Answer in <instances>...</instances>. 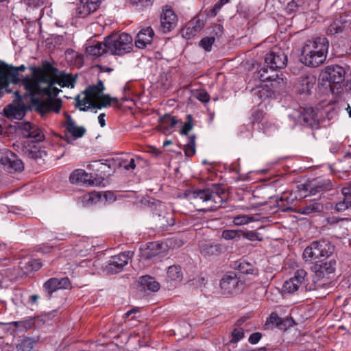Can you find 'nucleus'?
<instances>
[{
  "label": "nucleus",
  "instance_id": "obj_1",
  "mask_svg": "<svg viewBox=\"0 0 351 351\" xmlns=\"http://www.w3.org/2000/svg\"><path fill=\"white\" fill-rule=\"evenodd\" d=\"M21 83L23 84L25 93L24 97H30V106H26L23 102V97L19 91H15L16 99L19 101L20 108L9 105L3 110L4 115L8 118L13 117L20 119L23 117L26 110H34L39 113L42 117L51 111L58 113L62 107V101L60 99H49L44 101L40 98L35 97L36 95L43 94V88L38 84L34 76H25L22 78Z\"/></svg>",
  "mask_w": 351,
  "mask_h": 351
},
{
  "label": "nucleus",
  "instance_id": "obj_2",
  "mask_svg": "<svg viewBox=\"0 0 351 351\" xmlns=\"http://www.w3.org/2000/svg\"><path fill=\"white\" fill-rule=\"evenodd\" d=\"M267 70L265 69H261L258 72L260 80L263 82H270V86L265 85L254 89V94L263 99L272 97L276 93H280L286 84V79L282 77V74L279 76L277 73L274 75H267Z\"/></svg>",
  "mask_w": 351,
  "mask_h": 351
},
{
  "label": "nucleus",
  "instance_id": "obj_3",
  "mask_svg": "<svg viewBox=\"0 0 351 351\" xmlns=\"http://www.w3.org/2000/svg\"><path fill=\"white\" fill-rule=\"evenodd\" d=\"M224 193L223 189L219 184H214L211 188L186 191L184 192V197L196 205L201 202H221V195Z\"/></svg>",
  "mask_w": 351,
  "mask_h": 351
},
{
  "label": "nucleus",
  "instance_id": "obj_4",
  "mask_svg": "<svg viewBox=\"0 0 351 351\" xmlns=\"http://www.w3.org/2000/svg\"><path fill=\"white\" fill-rule=\"evenodd\" d=\"M105 42L108 52L115 56L129 53L133 47L132 38L126 33L111 34L105 38Z\"/></svg>",
  "mask_w": 351,
  "mask_h": 351
},
{
  "label": "nucleus",
  "instance_id": "obj_5",
  "mask_svg": "<svg viewBox=\"0 0 351 351\" xmlns=\"http://www.w3.org/2000/svg\"><path fill=\"white\" fill-rule=\"evenodd\" d=\"M335 246L327 239H320L313 241L307 246L303 252V258L306 261L325 257L328 258L332 255Z\"/></svg>",
  "mask_w": 351,
  "mask_h": 351
},
{
  "label": "nucleus",
  "instance_id": "obj_6",
  "mask_svg": "<svg viewBox=\"0 0 351 351\" xmlns=\"http://www.w3.org/2000/svg\"><path fill=\"white\" fill-rule=\"evenodd\" d=\"M290 117L298 123L317 130L319 128V120L317 113L312 107H300L295 109Z\"/></svg>",
  "mask_w": 351,
  "mask_h": 351
},
{
  "label": "nucleus",
  "instance_id": "obj_7",
  "mask_svg": "<svg viewBox=\"0 0 351 351\" xmlns=\"http://www.w3.org/2000/svg\"><path fill=\"white\" fill-rule=\"evenodd\" d=\"M345 69L337 64L327 66L320 74V79L324 82H328L332 92L335 88H341V84L345 79Z\"/></svg>",
  "mask_w": 351,
  "mask_h": 351
},
{
  "label": "nucleus",
  "instance_id": "obj_8",
  "mask_svg": "<svg viewBox=\"0 0 351 351\" xmlns=\"http://www.w3.org/2000/svg\"><path fill=\"white\" fill-rule=\"evenodd\" d=\"M287 63V56L280 48H273L265 57V66L261 69L270 70L274 73L275 69L284 68Z\"/></svg>",
  "mask_w": 351,
  "mask_h": 351
},
{
  "label": "nucleus",
  "instance_id": "obj_9",
  "mask_svg": "<svg viewBox=\"0 0 351 351\" xmlns=\"http://www.w3.org/2000/svg\"><path fill=\"white\" fill-rule=\"evenodd\" d=\"M335 266L336 261L332 258H330L329 261L327 258H324L317 261L311 267L312 271L315 273V278L313 280L315 284L322 279L329 280L330 275L335 271Z\"/></svg>",
  "mask_w": 351,
  "mask_h": 351
},
{
  "label": "nucleus",
  "instance_id": "obj_10",
  "mask_svg": "<svg viewBox=\"0 0 351 351\" xmlns=\"http://www.w3.org/2000/svg\"><path fill=\"white\" fill-rule=\"evenodd\" d=\"M1 69L3 71V80H0V83L5 84L10 80L14 84L21 83L22 78L19 77V72H24L26 70L25 65L22 64L19 66H14L5 62L0 64Z\"/></svg>",
  "mask_w": 351,
  "mask_h": 351
},
{
  "label": "nucleus",
  "instance_id": "obj_11",
  "mask_svg": "<svg viewBox=\"0 0 351 351\" xmlns=\"http://www.w3.org/2000/svg\"><path fill=\"white\" fill-rule=\"evenodd\" d=\"M193 120L192 115L188 114L186 116V121L184 123L180 131V134L188 136V141L184 149L185 155L188 157L193 156L195 153L196 136L195 134L189 136V132L193 128Z\"/></svg>",
  "mask_w": 351,
  "mask_h": 351
},
{
  "label": "nucleus",
  "instance_id": "obj_12",
  "mask_svg": "<svg viewBox=\"0 0 351 351\" xmlns=\"http://www.w3.org/2000/svg\"><path fill=\"white\" fill-rule=\"evenodd\" d=\"M129 252H123L110 258L104 271L108 274H114L121 272L123 267L128 263L130 259Z\"/></svg>",
  "mask_w": 351,
  "mask_h": 351
},
{
  "label": "nucleus",
  "instance_id": "obj_13",
  "mask_svg": "<svg viewBox=\"0 0 351 351\" xmlns=\"http://www.w3.org/2000/svg\"><path fill=\"white\" fill-rule=\"evenodd\" d=\"M71 288V284L67 277L61 278H51L43 285V289L47 293L48 299H50L53 293L58 289H67Z\"/></svg>",
  "mask_w": 351,
  "mask_h": 351
},
{
  "label": "nucleus",
  "instance_id": "obj_14",
  "mask_svg": "<svg viewBox=\"0 0 351 351\" xmlns=\"http://www.w3.org/2000/svg\"><path fill=\"white\" fill-rule=\"evenodd\" d=\"M328 41L325 37H317L313 40L306 41L302 49H306L307 54L313 51H318L321 57L326 58L328 49Z\"/></svg>",
  "mask_w": 351,
  "mask_h": 351
},
{
  "label": "nucleus",
  "instance_id": "obj_15",
  "mask_svg": "<svg viewBox=\"0 0 351 351\" xmlns=\"http://www.w3.org/2000/svg\"><path fill=\"white\" fill-rule=\"evenodd\" d=\"M154 215L160 228H165L174 224V219L166 210L165 206L160 201L155 204Z\"/></svg>",
  "mask_w": 351,
  "mask_h": 351
},
{
  "label": "nucleus",
  "instance_id": "obj_16",
  "mask_svg": "<svg viewBox=\"0 0 351 351\" xmlns=\"http://www.w3.org/2000/svg\"><path fill=\"white\" fill-rule=\"evenodd\" d=\"M306 276L307 273L304 269H298L295 272L293 277L284 282L282 286L283 291L288 293H293L295 292L299 289L302 283L305 281Z\"/></svg>",
  "mask_w": 351,
  "mask_h": 351
},
{
  "label": "nucleus",
  "instance_id": "obj_17",
  "mask_svg": "<svg viewBox=\"0 0 351 351\" xmlns=\"http://www.w3.org/2000/svg\"><path fill=\"white\" fill-rule=\"evenodd\" d=\"M19 128L25 138H34L36 142H41L45 139L41 130L34 124L29 122H22Z\"/></svg>",
  "mask_w": 351,
  "mask_h": 351
},
{
  "label": "nucleus",
  "instance_id": "obj_18",
  "mask_svg": "<svg viewBox=\"0 0 351 351\" xmlns=\"http://www.w3.org/2000/svg\"><path fill=\"white\" fill-rule=\"evenodd\" d=\"M101 0H80L76 9V16L85 18L95 12L101 5Z\"/></svg>",
  "mask_w": 351,
  "mask_h": 351
},
{
  "label": "nucleus",
  "instance_id": "obj_19",
  "mask_svg": "<svg viewBox=\"0 0 351 351\" xmlns=\"http://www.w3.org/2000/svg\"><path fill=\"white\" fill-rule=\"evenodd\" d=\"M331 187L332 183L329 179H315L305 184L304 190L308 191L310 195H315L317 193L330 190Z\"/></svg>",
  "mask_w": 351,
  "mask_h": 351
},
{
  "label": "nucleus",
  "instance_id": "obj_20",
  "mask_svg": "<svg viewBox=\"0 0 351 351\" xmlns=\"http://www.w3.org/2000/svg\"><path fill=\"white\" fill-rule=\"evenodd\" d=\"M240 283L234 272H229L224 275L220 280V287L224 291L226 294H232L236 291L237 287Z\"/></svg>",
  "mask_w": 351,
  "mask_h": 351
},
{
  "label": "nucleus",
  "instance_id": "obj_21",
  "mask_svg": "<svg viewBox=\"0 0 351 351\" xmlns=\"http://www.w3.org/2000/svg\"><path fill=\"white\" fill-rule=\"evenodd\" d=\"M224 250L223 245L210 242L203 243L199 247L201 255L207 259L219 256L224 252Z\"/></svg>",
  "mask_w": 351,
  "mask_h": 351
},
{
  "label": "nucleus",
  "instance_id": "obj_22",
  "mask_svg": "<svg viewBox=\"0 0 351 351\" xmlns=\"http://www.w3.org/2000/svg\"><path fill=\"white\" fill-rule=\"evenodd\" d=\"M161 27L165 33L169 32L177 23V16L173 10L167 6L162 10L160 17Z\"/></svg>",
  "mask_w": 351,
  "mask_h": 351
},
{
  "label": "nucleus",
  "instance_id": "obj_23",
  "mask_svg": "<svg viewBox=\"0 0 351 351\" xmlns=\"http://www.w3.org/2000/svg\"><path fill=\"white\" fill-rule=\"evenodd\" d=\"M326 58L321 57L318 51H311L307 54L306 49H302L300 61L310 67H317L323 64Z\"/></svg>",
  "mask_w": 351,
  "mask_h": 351
},
{
  "label": "nucleus",
  "instance_id": "obj_24",
  "mask_svg": "<svg viewBox=\"0 0 351 351\" xmlns=\"http://www.w3.org/2000/svg\"><path fill=\"white\" fill-rule=\"evenodd\" d=\"M154 32L150 27L142 29L137 34L135 40L136 47L144 49L147 45L152 43Z\"/></svg>",
  "mask_w": 351,
  "mask_h": 351
},
{
  "label": "nucleus",
  "instance_id": "obj_25",
  "mask_svg": "<svg viewBox=\"0 0 351 351\" xmlns=\"http://www.w3.org/2000/svg\"><path fill=\"white\" fill-rule=\"evenodd\" d=\"M22 153L25 157L38 160L47 156V152L36 145H24L22 147Z\"/></svg>",
  "mask_w": 351,
  "mask_h": 351
},
{
  "label": "nucleus",
  "instance_id": "obj_26",
  "mask_svg": "<svg viewBox=\"0 0 351 351\" xmlns=\"http://www.w3.org/2000/svg\"><path fill=\"white\" fill-rule=\"evenodd\" d=\"M315 82V76L312 74H305L298 78L297 88L301 94L308 93Z\"/></svg>",
  "mask_w": 351,
  "mask_h": 351
},
{
  "label": "nucleus",
  "instance_id": "obj_27",
  "mask_svg": "<svg viewBox=\"0 0 351 351\" xmlns=\"http://www.w3.org/2000/svg\"><path fill=\"white\" fill-rule=\"evenodd\" d=\"M350 24V19H348L346 15H341L339 18H337L334 21L329 25L327 29L328 34L335 35L343 32V30Z\"/></svg>",
  "mask_w": 351,
  "mask_h": 351
},
{
  "label": "nucleus",
  "instance_id": "obj_28",
  "mask_svg": "<svg viewBox=\"0 0 351 351\" xmlns=\"http://www.w3.org/2000/svg\"><path fill=\"white\" fill-rule=\"evenodd\" d=\"M29 69L40 85L43 83L47 84V85L50 84V86L54 85L55 75H52V74L45 72L44 69H39L36 66H31Z\"/></svg>",
  "mask_w": 351,
  "mask_h": 351
},
{
  "label": "nucleus",
  "instance_id": "obj_29",
  "mask_svg": "<svg viewBox=\"0 0 351 351\" xmlns=\"http://www.w3.org/2000/svg\"><path fill=\"white\" fill-rule=\"evenodd\" d=\"M92 176L87 173L83 169L74 170L69 176V180L71 183H83L88 185L93 184L94 182L92 180Z\"/></svg>",
  "mask_w": 351,
  "mask_h": 351
},
{
  "label": "nucleus",
  "instance_id": "obj_30",
  "mask_svg": "<svg viewBox=\"0 0 351 351\" xmlns=\"http://www.w3.org/2000/svg\"><path fill=\"white\" fill-rule=\"evenodd\" d=\"M138 283L142 290L157 291L160 289V284L155 280L154 278L150 276H143L139 278Z\"/></svg>",
  "mask_w": 351,
  "mask_h": 351
},
{
  "label": "nucleus",
  "instance_id": "obj_31",
  "mask_svg": "<svg viewBox=\"0 0 351 351\" xmlns=\"http://www.w3.org/2000/svg\"><path fill=\"white\" fill-rule=\"evenodd\" d=\"M76 82V77H73L72 74L66 73L64 72L58 73V76L55 77V84H58L61 87H71L74 86Z\"/></svg>",
  "mask_w": 351,
  "mask_h": 351
},
{
  "label": "nucleus",
  "instance_id": "obj_32",
  "mask_svg": "<svg viewBox=\"0 0 351 351\" xmlns=\"http://www.w3.org/2000/svg\"><path fill=\"white\" fill-rule=\"evenodd\" d=\"M42 265L39 259H31L27 262H20L19 263V267L25 276L39 270Z\"/></svg>",
  "mask_w": 351,
  "mask_h": 351
},
{
  "label": "nucleus",
  "instance_id": "obj_33",
  "mask_svg": "<svg viewBox=\"0 0 351 351\" xmlns=\"http://www.w3.org/2000/svg\"><path fill=\"white\" fill-rule=\"evenodd\" d=\"M178 122V121L175 117H171L170 114H166L160 119L159 130L164 133L168 132L171 130Z\"/></svg>",
  "mask_w": 351,
  "mask_h": 351
},
{
  "label": "nucleus",
  "instance_id": "obj_34",
  "mask_svg": "<svg viewBox=\"0 0 351 351\" xmlns=\"http://www.w3.org/2000/svg\"><path fill=\"white\" fill-rule=\"evenodd\" d=\"M162 243H158L156 242L149 243L143 254V256L145 259H150L160 254L162 251Z\"/></svg>",
  "mask_w": 351,
  "mask_h": 351
},
{
  "label": "nucleus",
  "instance_id": "obj_35",
  "mask_svg": "<svg viewBox=\"0 0 351 351\" xmlns=\"http://www.w3.org/2000/svg\"><path fill=\"white\" fill-rule=\"evenodd\" d=\"M88 55L93 57H99L104 53H108L107 47H106V42H98L95 45H89L86 49Z\"/></svg>",
  "mask_w": 351,
  "mask_h": 351
},
{
  "label": "nucleus",
  "instance_id": "obj_36",
  "mask_svg": "<svg viewBox=\"0 0 351 351\" xmlns=\"http://www.w3.org/2000/svg\"><path fill=\"white\" fill-rule=\"evenodd\" d=\"M93 99V97L86 95L81 99L80 96L77 95L75 98L76 101L75 107L80 108L82 111H87L90 108L93 109V105L97 104V103L94 102Z\"/></svg>",
  "mask_w": 351,
  "mask_h": 351
},
{
  "label": "nucleus",
  "instance_id": "obj_37",
  "mask_svg": "<svg viewBox=\"0 0 351 351\" xmlns=\"http://www.w3.org/2000/svg\"><path fill=\"white\" fill-rule=\"evenodd\" d=\"M168 280L171 282H180L183 278V274L180 265H173L169 266L167 272Z\"/></svg>",
  "mask_w": 351,
  "mask_h": 351
},
{
  "label": "nucleus",
  "instance_id": "obj_38",
  "mask_svg": "<svg viewBox=\"0 0 351 351\" xmlns=\"http://www.w3.org/2000/svg\"><path fill=\"white\" fill-rule=\"evenodd\" d=\"M12 157L9 156L6 165H4L8 169H12L14 171H22L24 169V165L22 160L19 158L16 154L12 152Z\"/></svg>",
  "mask_w": 351,
  "mask_h": 351
},
{
  "label": "nucleus",
  "instance_id": "obj_39",
  "mask_svg": "<svg viewBox=\"0 0 351 351\" xmlns=\"http://www.w3.org/2000/svg\"><path fill=\"white\" fill-rule=\"evenodd\" d=\"M104 90L103 82L99 80L96 85L88 86L83 92L84 95L90 96L93 98L97 97Z\"/></svg>",
  "mask_w": 351,
  "mask_h": 351
},
{
  "label": "nucleus",
  "instance_id": "obj_40",
  "mask_svg": "<svg viewBox=\"0 0 351 351\" xmlns=\"http://www.w3.org/2000/svg\"><path fill=\"white\" fill-rule=\"evenodd\" d=\"M324 206L322 204L316 202L302 206L300 208V213L303 215H309L313 213H319L323 210Z\"/></svg>",
  "mask_w": 351,
  "mask_h": 351
},
{
  "label": "nucleus",
  "instance_id": "obj_41",
  "mask_svg": "<svg viewBox=\"0 0 351 351\" xmlns=\"http://www.w3.org/2000/svg\"><path fill=\"white\" fill-rule=\"evenodd\" d=\"M282 318L280 317L277 313L272 312L269 317L267 319L264 325L265 329L272 328L274 326L280 328Z\"/></svg>",
  "mask_w": 351,
  "mask_h": 351
},
{
  "label": "nucleus",
  "instance_id": "obj_42",
  "mask_svg": "<svg viewBox=\"0 0 351 351\" xmlns=\"http://www.w3.org/2000/svg\"><path fill=\"white\" fill-rule=\"evenodd\" d=\"M343 198L335 205V209L337 212H343L351 207V196L342 195Z\"/></svg>",
  "mask_w": 351,
  "mask_h": 351
},
{
  "label": "nucleus",
  "instance_id": "obj_43",
  "mask_svg": "<svg viewBox=\"0 0 351 351\" xmlns=\"http://www.w3.org/2000/svg\"><path fill=\"white\" fill-rule=\"evenodd\" d=\"M66 131L71 134L74 139L82 137L86 133V129L82 126H77L73 125L70 128H67Z\"/></svg>",
  "mask_w": 351,
  "mask_h": 351
},
{
  "label": "nucleus",
  "instance_id": "obj_44",
  "mask_svg": "<svg viewBox=\"0 0 351 351\" xmlns=\"http://www.w3.org/2000/svg\"><path fill=\"white\" fill-rule=\"evenodd\" d=\"M304 4L303 0H291L288 3L286 7V12L289 14L295 13L299 11L300 7Z\"/></svg>",
  "mask_w": 351,
  "mask_h": 351
},
{
  "label": "nucleus",
  "instance_id": "obj_45",
  "mask_svg": "<svg viewBox=\"0 0 351 351\" xmlns=\"http://www.w3.org/2000/svg\"><path fill=\"white\" fill-rule=\"evenodd\" d=\"M238 269L243 274L257 275L258 274V270L248 263H241L238 265Z\"/></svg>",
  "mask_w": 351,
  "mask_h": 351
},
{
  "label": "nucleus",
  "instance_id": "obj_46",
  "mask_svg": "<svg viewBox=\"0 0 351 351\" xmlns=\"http://www.w3.org/2000/svg\"><path fill=\"white\" fill-rule=\"evenodd\" d=\"M241 236V230H225L221 234V237L226 240H238Z\"/></svg>",
  "mask_w": 351,
  "mask_h": 351
},
{
  "label": "nucleus",
  "instance_id": "obj_47",
  "mask_svg": "<svg viewBox=\"0 0 351 351\" xmlns=\"http://www.w3.org/2000/svg\"><path fill=\"white\" fill-rule=\"evenodd\" d=\"M194 23L189 21L187 25L181 31L182 36L186 39H190L195 36L198 32H194L195 27L193 26Z\"/></svg>",
  "mask_w": 351,
  "mask_h": 351
},
{
  "label": "nucleus",
  "instance_id": "obj_48",
  "mask_svg": "<svg viewBox=\"0 0 351 351\" xmlns=\"http://www.w3.org/2000/svg\"><path fill=\"white\" fill-rule=\"evenodd\" d=\"M215 40V36L205 37L202 38L199 42V46L207 51H210L212 48V45Z\"/></svg>",
  "mask_w": 351,
  "mask_h": 351
},
{
  "label": "nucleus",
  "instance_id": "obj_49",
  "mask_svg": "<svg viewBox=\"0 0 351 351\" xmlns=\"http://www.w3.org/2000/svg\"><path fill=\"white\" fill-rule=\"evenodd\" d=\"M35 341L32 338H25L19 344L22 351H32L34 347Z\"/></svg>",
  "mask_w": 351,
  "mask_h": 351
},
{
  "label": "nucleus",
  "instance_id": "obj_50",
  "mask_svg": "<svg viewBox=\"0 0 351 351\" xmlns=\"http://www.w3.org/2000/svg\"><path fill=\"white\" fill-rule=\"evenodd\" d=\"M112 98L109 96V95L102 94L100 97V103H97V104L93 105V109H101L103 107H106L107 106L110 105Z\"/></svg>",
  "mask_w": 351,
  "mask_h": 351
},
{
  "label": "nucleus",
  "instance_id": "obj_51",
  "mask_svg": "<svg viewBox=\"0 0 351 351\" xmlns=\"http://www.w3.org/2000/svg\"><path fill=\"white\" fill-rule=\"evenodd\" d=\"M264 112L263 110L261 109H255L253 110L252 115H251V123L252 124H254L256 123H261L262 119L264 117Z\"/></svg>",
  "mask_w": 351,
  "mask_h": 351
},
{
  "label": "nucleus",
  "instance_id": "obj_52",
  "mask_svg": "<svg viewBox=\"0 0 351 351\" xmlns=\"http://www.w3.org/2000/svg\"><path fill=\"white\" fill-rule=\"evenodd\" d=\"M241 235L250 241H258L263 240L260 234L254 231H241Z\"/></svg>",
  "mask_w": 351,
  "mask_h": 351
},
{
  "label": "nucleus",
  "instance_id": "obj_53",
  "mask_svg": "<svg viewBox=\"0 0 351 351\" xmlns=\"http://www.w3.org/2000/svg\"><path fill=\"white\" fill-rule=\"evenodd\" d=\"M62 90L57 87H55L54 85L50 86V84L47 85V87L43 88V95H48L49 97H56L60 92Z\"/></svg>",
  "mask_w": 351,
  "mask_h": 351
},
{
  "label": "nucleus",
  "instance_id": "obj_54",
  "mask_svg": "<svg viewBox=\"0 0 351 351\" xmlns=\"http://www.w3.org/2000/svg\"><path fill=\"white\" fill-rule=\"evenodd\" d=\"M230 343H236L244 337V332L242 329L234 328L232 331Z\"/></svg>",
  "mask_w": 351,
  "mask_h": 351
},
{
  "label": "nucleus",
  "instance_id": "obj_55",
  "mask_svg": "<svg viewBox=\"0 0 351 351\" xmlns=\"http://www.w3.org/2000/svg\"><path fill=\"white\" fill-rule=\"evenodd\" d=\"M39 69H44L45 72H47L52 75L58 76V73H59L58 69L54 66L48 62H45L43 64V67H38Z\"/></svg>",
  "mask_w": 351,
  "mask_h": 351
},
{
  "label": "nucleus",
  "instance_id": "obj_56",
  "mask_svg": "<svg viewBox=\"0 0 351 351\" xmlns=\"http://www.w3.org/2000/svg\"><path fill=\"white\" fill-rule=\"evenodd\" d=\"M252 218L253 217L247 215H239L234 218L233 222L237 226H241L251 221Z\"/></svg>",
  "mask_w": 351,
  "mask_h": 351
},
{
  "label": "nucleus",
  "instance_id": "obj_57",
  "mask_svg": "<svg viewBox=\"0 0 351 351\" xmlns=\"http://www.w3.org/2000/svg\"><path fill=\"white\" fill-rule=\"evenodd\" d=\"M12 152L7 149H0V164L4 166L6 165L9 156L12 157Z\"/></svg>",
  "mask_w": 351,
  "mask_h": 351
},
{
  "label": "nucleus",
  "instance_id": "obj_58",
  "mask_svg": "<svg viewBox=\"0 0 351 351\" xmlns=\"http://www.w3.org/2000/svg\"><path fill=\"white\" fill-rule=\"evenodd\" d=\"M191 23H194L193 26L195 27L194 32H199L204 27V23L203 20L199 19L198 17L195 16L192 20L190 21Z\"/></svg>",
  "mask_w": 351,
  "mask_h": 351
},
{
  "label": "nucleus",
  "instance_id": "obj_59",
  "mask_svg": "<svg viewBox=\"0 0 351 351\" xmlns=\"http://www.w3.org/2000/svg\"><path fill=\"white\" fill-rule=\"evenodd\" d=\"M195 96L199 101L204 103L208 102L210 99L208 93L205 90L198 91Z\"/></svg>",
  "mask_w": 351,
  "mask_h": 351
},
{
  "label": "nucleus",
  "instance_id": "obj_60",
  "mask_svg": "<svg viewBox=\"0 0 351 351\" xmlns=\"http://www.w3.org/2000/svg\"><path fill=\"white\" fill-rule=\"evenodd\" d=\"M295 324L293 319L291 317L285 319L282 318L280 330H285L287 328L292 326Z\"/></svg>",
  "mask_w": 351,
  "mask_h": 351
},
{
  "label": "nucleus",
  "instance_id": "obj_61",
  "mask_svg": "<svg viewBox=\"0 0 351 351\" xmlns=\"http://www.w3.org/2000/svg\"><path fill=\"white\" fill-rule=\"evenodd\" d=\"M262 334L259 332H254L250 335L248 339V341L251 344H256L261 339Z\"/></svg>",
  "mask_w": 351,
  "mask_h": 351
},
{
  "label": "nucleus",
  "instance_id": "obj_62",
  "mask_svg": "<svg viewBox=\"0 0 351 351\" xmlns=\"http://www.w3.org/2000/svg\"><path fill=\"white\" fill-rule=\"evenodd\" d=\"M12 83L10 80H8L6 84L0 83V98H1L5 93H10L12 90L9 88L10 84Z\"/></svg>",
  "mask_w": 351,
  "mask_h": 351
},
{
  "label": "nucleus",
  "instance_id": "obj_63",
  "mask_svg": "<svg viewBox=\"0 0 351 351\" xmlns=\"http://www.w3.org/2000/svg\"><path fill=\"white\" fill-rule=\"evenodd\" d=\"M23 322L22 326H21V328H23L25 330L30 329L34 325V318L30 317L28 319L21 321Z\"/></svg>",
  "mask_w": 351,
  "mask_h": 351
},
{
  "label": "nucleus",
  "instance_id": "obj_64",
  "mask_svg": "<svg viewBox=\"0 0 351 351\" xmlns=\"http://www.w3.org/2000/svg\"><path fill=\"white\" fill-rule=\"evenodd\" d=\"M213 32L217 37H221L223 33V27L220 24H215L213 26Z\"/></svg>",
  "mask_w": 351,
  "mask_h": 351
}]
</instances>
